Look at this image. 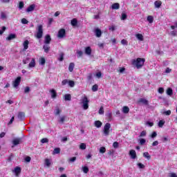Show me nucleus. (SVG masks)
<instances>
[{
	"instance_id": "obj_45",
	"label": "nucleus",
	"mask_w": 177,
	"mask_h": 177,
	"mask_svg": "<svg viewBox=\"0 0 177 177\" xmlns=\"http://www.w3.org/2000/svg\"><path fill=\"white\" fill-rule=\"evenodd\" d=\"M100 153L102 154L106 153V147H102L100 148Z\"/></svg>"
},
{
	"instance_id": "obj_57",
	"label": "nucleus",
	"mask_w": 177,
	"mask_h": 177,
	"mask_svg": "<svg viewBox=\"0 0 177 177\" xmlns=\"http://www.w3.org/2000/svg\"><path fill=\"white\" fill-rule=\"evenodd\" d=\"M146 136V131H142L140 134V138H143Z\"/></svg>"
},
{
	"instance_id": "obj_11",
	"label": "nucleus",
	"mask_w": 177,
	"mask_h": 177,
	"mask_svg": "<svg viewBox=\"0 0 177 177\" xmlns=\"http://www.w3.org/2000/svg\"><path fill=\"white\" fill-rule=\"evenodd\" d=\"M161 5H162V2L160 0H157L154 2V6L156 9H160V8H161Z\"/></svg>"
},
{
	"instance_id": "obj_6",
	"label": "nucleus",
	"mask_w": 177,
	"mask_h": 177,
	"mask_svg": "<svg viewBox=\"0 0 177 177\" xmlns=\"http://www.w3.org/2000/svg\"><path fill=\"white\" fill-rule=\"evenodd\" d=\"M20 82H21V77H18L12 83L13 87L17 88L20 85Z\"/></svg>"
},
{
	"instance_id": "obj_33",
	"label": "nucleus",
	"mask_w": 177,
	"mask_h": 177,
	"mask_svg": "<svg viewBox=\"0 0 177 177\" xmlns=\"http://www.w3.org/2000/svg\"><path fill=\"white\" fill-rule=\"evenodd\" d=\"M82 170L83 171L84 174H88V172H89V168L87 166L82 167Z\"/></svg>"
},
{
	"instance_id": "obj_15",
	"label": "nucleus",
	"mask_w": 177,
	"mask_h": 177,
	"mask_svg": "<svg viewBox=\"0 0 177 177\" xmlns=\"http://www.w3.org/2000/svg\"><path fill=\"white\" fill-rule=\"evenodd\" d=\"M0 19L1 20H6L8 19V15L5 12H0Z\"/></svg>"
},
{
	"instance_id": "obj_49",
	"label": "nucleus",
	"mask_w": 177,
	"mask_h": 177,
	"mask_svg": "<svg viewBox=\"0 0 177 177\" xmlns=\"http://www.w3.org/2000/svg\"><path fill=\"white\" fill-rule=\"evenodd\" d=\"M39 64L44 66L45 64V58L42 57L39 59Z\"/></svg>"
},
{
	"instance_id": "obj_35",
	"label": "nucleus",
	"mask_w": 177,
	"mask_h": 177,
	"mask_svg": "<svg viewBox=\"0 0 177 177\" xmlns=\"http://www.w3.org/2000/svg\"><path fill=\"white\" fill-rule=\"evenodd\" d=\"M164 124H165V121L164 120H160L158 122L159 128H162V127H164Z\"/></svg>"
},
{
	"instance_id": "obj_56",
	"label": "nucleus",
	"mask_w": 177,
	"mask_h": 177,
	"mask_svg": "<svg viewBox=\"0 0 177 177\" xmlns=\"http://www.w3.org/2000/svg\"><path fill=\"white\" fill-rule=\"evenodd\" d=\"M121 44L122 45H128V41H127V39H122Z\"/></svg>"
},
{
	"instance_id": "obj_59",
	"label": "nucleus",
	"mask_w": 177,
	"mask_h": 177,
	"mask_svg": "<svg viewBox=\"0 0 177 177\" xmlns=\"http://www.w3.org/2000/svg\"><path fill=\"white\" fill-rule=\"evenodd\" d=\"M77 160V157H73L69 158L70 162H75V161Z\"/></svg>"
},
{
	"instance_id": "obj_30",
	"label": "nucleus",
	"mask_w": 177,
	"mask_h": 177,
	"mask_svg": "<svg viewBox=\"0 0 177 177\" xmlns=\"http://www.w3.org/2000/svg\"><path fill=\"white\" fill-rule=\"evenodd\" d=\"M122 113H124V114H128L129 113V107H128V106H123V108H122Z\"/></svg>"
},
{
	"instance_id": "obj_58",
	"label": "nucleus",
	"mask_w": 177,
	"mask_h": 177,
	"mask_svg": "<svg viewBox=\"0 0 177 177\" xmlns=\"http://www.w3.org/2000/svg\"><path fill=\"white\" fill-rule=\"evenodd\" d=\"M146 143V140L145 138H141L140 140V145H145Z\"/></svg>"
},
{
	"instance_id": "obj_26",
	"label": "nucleus",
	"mask_w": 177,
	"mask_h": 177,
	"mask_svg": "<svg viewBox=\"0 0 177 177\" xmlns=\"http://www.w3.org/2000/svg\"><path fill=\"white\" fill-rule=\"evenodd\" d=\"M66 115H62L59 117V119L58 120V122L60 123V124H64V121H66Z\"/></svg>"
},
{
	"instance_id": "obj_9",
	"label": "nucleus",
	"mask_w": 177,
	"mask_h": 177,
	"mask_svg": "<svg viewBox=\"0 0 177 177\" xmlns=\"http://www.w3.org/2000/svg\"><path fill=\"white\" fill-rule=\"evenodd\" d=\"M129 154L132 160H135L138 157L136 156V151L133 149L130 150Z\"/></svg>"
},
{
	"instance_id": "obj_39",
	"label": "nucleus",
	"mask_w": 177,
	"mask_h": 177,
	"mask_svg": "<svg viewBox=\"0 0 177 177\" xmlns=\"http://www.w3.org/2000/svg\"><path fill=\"white\" fill-rule=\"evenodd\" d=\"M64 100H68V101L71 100V95H70V94H66V95H64Z\"/></svg>"
},
{
	"instance_id": "obj_63",
	"label": "nucleus",
	"mask_w": 177,
	"mask_h": 177,
	"mask_svg": "<svg viewBox=\"0 0 177 177\" xmlns=\"http://www.w3.org/2000/svg\"><path fill=\"white\" fill-rule=\"evenodd\" d=\"M158 93H161V94L164 93V88L160 87L158 88Z\"/></svg>"
},
{
	"instance_id": "obj_60",
	"label": "nucleus",
	"mask_w": 177,
	"mask_h": 177,
	"mask_svg": "<svg viewBox=\"0 0 177 177\" xmlns=\"http://www.w3.org/2000/svg\"><path fill=\"white\" fill-rule=\"evenodd\" d=\"M171 30H175V28H177V21L174 22V25L171 26Z\"/></svg>"
},
{
	"instance_id": "obj_61",
	"label": "nucleus",
	"mask_w": 177,
	"mask_h": 177,
	"mask_svg": "<svg viewBox=\"0 0 177 177\" xmlns=\"http://www.w3.org/2000/svg\"><path fill=\"white\" fill-rule=\"evenodd\" d=\"M41 142L42 143H48V142H49V140H48V138H43L41 140Z\"/></svg>"
},
{
	"instance_id": "obj_55",
	"label": "nucleus",
	"mask_w": 177,
	"mask_h": 177,
	"mask_svg": "<svg viewBox=\"0 0 177 177\" xmlns=\"http://www.w3.org/2000/svg\"><path fill=\"white\" fill-rule=\"evenodd\" d=\"M22 24H28V21H27V19L24 18L21 19Z\"/></svg>"
},
{
	"instance_id": "obj_23",
	"label": "nucleus",
	"mask_w": 177,
	"mask_h": 177,
	"mask_svg": "<svg viewBox=\"0 0 177 177\" xmlns=\"http://www.w3.org/2000/svg\"><path fill=\"white\" fill-rule=\"evenodd\" d=\"M29 44H30V41H28V40H26L25 41H24V43H23L24 50L28 49Z\"/></svg>"
},
{
	"instance_id": "obj_2",
	"label": "nucleus",
	"mask_w": 177,
	"mask_h": 177,
	"mask_svg": "<svg viewBox=\"0 0 177 177\" xmlns=\"http://www.w3.org/2000/svg\"><path fill=\"white\" fill-rule=\"evenodd\" d=\"M80 104H82V107L84 110H88V109H89V100L86 95L82 97L80 100Z\"/></svg>"
},
{
	"instance_id": "obj_12",
	"label": "nucleus",
	"mask_w": 177,
	"mask_h": 177,
	"mask_svg": "<svg viewBox=\"0 0 177 177\" xmlns=\"http://www.w3.org/2000/svg\"><path fill=\"white\" fill-rule=\"evenodd\" d=\"M52 164V160L48 158H46L44 160V165L47 167V168H49Z\"/></svg>"
},
{
	"instance_id": "obj_40",
	"label": "nucleus",
	"mask_w": 177,
	"mask_h": 177,
	"mask_svg": "<svg viewBox=\"0 0 177 177\" xmlns=\"http://www.w3.org/2000/svg\"><path fill=\"white\" fill-rule=\"evenodd\" d=\"M97 89H99V86H97V84H94L92 87L93 92L97 91Z\"/></svg>"
},
{
	"instance_id": "obj_4",
	"label": "nucleus",
	"mask_w": 177,
	"mask_h": 177,
	"mask_svg": "<svg viewBox=\"0 0 177 177\" xmlns=\"http://www.w3.org/2000/svg\"><path fill=\"white\" fill-rule=\"evenodd\" d=\"M110 128H111V124L110 123H106L103 129L104 136H109L110 135Z\"/></svg>"
},
{
	"instance_id": "obj_62",
	"label": "nucleus",
	"mask_w": 177,
	"mask_h": 177,
	"mask_svg": "<svg viewBox=\"0 0 177 177\" xmlns=\"http://www.w3.org/2000/svg\"><path fill=\"white\" fill-rule=\"evenodd\" d=\"M110 31H115V26L112 25L111 26L109 27Z\"/></svg>"
},
{
	"instance_id": "obj_27",
	"label": "nucleus",
	"mask_w": 177,
	"mask_h": 177,
	"mask_svg": "<svg viewBox=\"0 0 177 177\" xmlns=\"http://www.w3.org/2000/svg\"><path fill=\"white\" fill-rule=\"evenodd\" d=\"M111 9L116 10L120 9V3H115L111 6Z\"/></svg>"
},
{
	"instance_id": "obj_46",
	"label": "nucleus",
	"mask_w": 177,
	"mask_h": 177,
	"mask_svg": "<svg viewBox=\"0 0 177 177\" xmlns=\"http://www.w3.org/2000/svg\"><path fill=\"white\" fill-rule=\"evenodd\" d=\"M54 113L56 115H59L60 114L61 111L59 108H56L55 110L54 111Z\"/></svg>"
},
{
	"instance_id": "obj_42",
	"label": "nucleus",
	"mask_w": 177,
	"mask_h": 177,
	"mask_svg": "<svg viewBox=\"0 0 177 177\" xmlns=\"http://www.w3.org/2000/svg\"><path fill=\"white\" fill-rule=\"evenodd\" d=\"M59 62H63V60H64V54L63 53L59 54Z\"/></svg>"
},
{
	"instance_id": "obj_64",
	"label": "nucleus",
	"mask_w": 177,
	"mask_h": 177,
	"mask_svg": "<svg viewBox=\"0 0 177 177\" xmlns=\"http://www.w3.org/2000/svg\"><path fill=\"white\" fill-rule=\"evenodd\" d=\"M98 46L100 49H103V48H104V43H99Z\"/></svg>"
},
{
	"instance_id": "obj_19",
	"label": "nucleus",
	"mask_w": 177,
	"mask_h": 177,
	"mask_svg": "<svg viewBox=\"0 0 177 177\" xmlns=\"http://www.w3.org/2000/svg\"><path fill=\"white\" fill-rule=\"evenodd\" d=\"M138 103H142V104H145V106H147L149 104V101L145 98H140L138 100Z\"/></svg>"
},
{
	"instance_id": "obj_16",
	"label": "nucleus",
	"mask_w": 177,
	"mask_h": 177,
	"mask_svg": "<svg viewBox=\"0 0 177 177\" xmlns=\"http://www.w3.org/2000/svg\"><path fill=\"white\" fill-rule=\"evenodd\" d=\"M33 67H35V58H32L28 64V68H33Z\"/></svg>"
},
{
	"instance_id": "obj_21",
	"label": "nucleus",
	"mask_w": 177,
	"mask_h": 177,
	"mask_svg": "<svg viewBox=\"0 0 177 177\" xmlns=\"http://www.w3.org/2000/svg\"><path fill=\"white\" fill-rule=\"evenodd\" d=\"M85 53L88 55V56H91L92 55V48L91 47L88 46L85 48Z\"/></svg>"
},
{
	"instance_id": "obj_37",
	"label": "nucleus",
	"mask_w": 177,
	"mask_h": 177,
	"mask_svg": "<svg viewBox=\"0 0 177 177\" xmlns=\"http://www.w3.org/2000/svg\"><path fill=\"white\" fill-rule=\"evenodd\" d=\"M143 156L145 158H147V160H150V158H151V156H150V154H149V152H145L143 153Z\"/></svg>"
},
{
	"instance_id": "obj_43",
	"label": "nucleus",
	"mask_w": 177,
	"mask_h": 177,
	"mask_svg": "<svg viewBox=\"0 0 177 177\" xmlns=\"http://www.w3.org/2000/svg\"><path fill=\"white\" fill-rule=\"evenodd\" d=\"M127 17H128V15H127V14H125L124 12H122L121 20H127Z\"/></svg>"
},
{
	"instance_id": "obj_29",
	"label": "nucleus",
	"mask_w": 177,
	"mask_h": 177,
	"mask_svg": "<svg viewBox=\"0 0 177 177\" xmlns=\"http://www.w3.org/2000/svg\"><path fill=\"white\" fill-rule=\"evenodd\" d=\"M147 21L151 24L154 21V17L151 15H149L147 18Z\"/></svg>"
},
{
	"instance_id": "obj_10",
	"label": "nucleus",
	"mask_w": 177,
	"mask_h": 177,
	"mask_svg": "<svg viewBox=\"0 0 177 177\" xmlns=\"http://www.w3.org/2000/svg\"><path fill=\"white\" fill-rule=\"evenodd\" d=\"M50 41H52V38H50V35H46L44 39V44H46V45H49V44H50Z\"/></svg>"
},
{
	"instance_id": "obj_3",
	"label": "nucleus",
	"mask_w": 177,
	"mask_h": 177,
	"mask_svg": "<svg viewBox=\"0 0 177 177\" xmlns=\"http://www.w3.org/2000/svg\"><path fill=\"white\" fill-rule=\"evenodd\" d=\"M37 39H41L44 36V26L42 25H38L36 28V34L35 35Z\"/></svg>"
},
{
	"instance_id": "obj_48",
	"label": "nucleus",
	"mask_w": 177,
	"mask_h": 177,
	"mask_svg": "<svg viewBox=\"0 0 177 177\" xmlns=\"http://www.w3.org/2000/svg\"><path fill=\"white\" fill-rule=\"evenodd\" d=\"M24 8V2L20 1L19 3V9H23Z\"/></svg>"
},
{
	"instance_id": "obj_38",
	"label": "nucleus",
	"mask_w": 177,
	"mask_h": 177,
	"mask_svg": "<svg viewBox=\"0 0 177 177\" xmlns=\"http://www.w3.org/2000/svg\"><path fill=\"white\" fill-rule=\"evenodd\" d=\"M68 84L71 86V88H74V86H75V82H74V81L73 80H69Z\"/></svg>"
},
{
	"instance_id": "obj_13",
	"label": "nucleus",
	"mask_w": 177,
	"mask_h": 177,
	"mask_svg": "<svg viewBox=\"0 0 177 177\" xmlns=\"http://www.w3.org/2000/svg\"><path fill=\"white\" fill-rule=\"evenodd\" d=\"M35 9V4H32L28 7V8L26 9V12L28 13H30V12H34Z\"/></svg>"
},
{
	"instance_id": "obj_1",
	"label": "nucleus",
	"mask_w": 177,
	"mask_h": 177,
	"mask_svg": "<svg viewBox=\"0 0 177 177\" xmlns=\"http://www.w3.org/2000/svg\"><path fill=\"white\" fill-rule=\"evenodd\" d=\"M145 62H146V59L144 58H137L133 60V64L136 66V68H142L145 65Z\"/></svg>"
},
{
	"instance_id": "obj_17",
	"label": "nucleus",
	"mask_w": 177,
	"mask_h": 177,
	"mask_svg": "<svg viewBox=\"0 0 177 177\" xmlns=\"http://www.w3.org/2000/svg\"><path fill=\"white\" fill-rule=\"evenodd\" d=\"M50 92L51 93L52 99H56V97H57V93H56V91L55 89H51Z\"/></svg>"
},
{
	"instance_id": "obj_28",
	"label": "nucleus",
	"mask_w": 177,
	"mask_h": 177,
	"mask_svg": "<svg viewBox=\"0 0 177 177\" xmlns=\"http://www.w3.org/2000/svg\"><path fill=\"white\" fill-rule=\"evenodd\" d=\"M75 66V64L74 63H73V62L70 63L69 66H68V70L71 73H73Z\"/></svg>"
},
{
	"instance_id": "obj_24",
	"label": "nucleus",
	"mask_w": 177,
	"mask_h": 177,
	"mask_svg": "<svg viewBox=\"0 0 177 177\" xmlns=\"http://www.w3.org/2000/svg\"><path fill=\"white\" fill-rule=\"evenodd\" d=\"M71 24L73 27H77L78 24V21L77 20V19H73L71 20Z\"/></svg>"
},
{
	"instance_id": "obj_36",
	"label": "nucleus",
	"mask_w": 177,
	"mask_h": 177,
	"mask_svg": "<svg viewBox=\"0 0 177 177\" xmlns=\"http://www.w3.org/2000/svg\"><path fill=\"white\" fill-rule=\"evenodd\" d=\"M98 113L100 115H103V114H104V108H103V106H101L98 111Z\"/></svg>"
},
{
	"instance_id": "obj_14",
	"label": "nucleus",
	"mask_w": 177,
	"mask_h": 177,
	"mask_svg": "<svg viewBox=\"0 0 177 177\" xmlns=\"http://www.w3.org/2000/svg\"><path fill=\"white\" fill-rule=\"evenodd\" d=\"M18 119L19 120V121H23V120H24L25 117H26V114L24 112H19L18 113Z\"/></svg>"
},
{
	"instance_id": "obj_31",
	"label": "nucleus",
	"mask_w": 177,
	"mask_h": 177,
	"mask_svg": "<svg viewBox=\"0 0 177 177\" xmlns=\"http://www.w3.org/2000/svg\"><path fill=\"white\" fill-rule=\"evenodd\" d=\"M166 93L169 96H172V95H174V91H172V89L171 88H168L167 89Z\"/></svg>"
},
{
	"instance_id": "obj_51",
	"label": "nucleus",
	"mask_w": 177,
	"mask_h": 177,
	"mask_svg": "<svg viewBox=\"0 0 177 177\" xmlns=\"http://www.w3.org/2000/svg\"><path fill=\"white\" fill-rule=\"evenodd\" d=\"M6 30V27L3 26L1 28V30H0V35H2V34H3V32H5Z\"/></svg>"
},
{
	"instance_id": "obj_47",
	"label": "nucleus",
	"mask_w": 177,
	"mask_h": 177,
	"mask_svg": "<svg viewBox=\"0 0 177 177\" xmlns=\"http://www.w3.org/2000/svg\"><path fill=\"white\" fill-rule=\"evenodd\" d=\"M162 114H164L165 115H171V110L165 111L162 112Z\"/></svg>"
},
{
	"instance_id": "obj_54",
	"label": "nucleus",
	"mask_w": 177,
	"mask_h": 177,
	"mask_svg": "<svg viewBox=\"0 0 177 177\" xmlns=\"http://www.w3.org/2000/svg\"><path fill=\"white\" fill-rule=\"evenodd\" d=\"M138 167L140 169H143V168H145V165L139 162L137 164Z\"/></svg>"
},
{
	"instance_id": "obj_34",
	"label": "nucleus",
	"mask_w": 177,
	"mask_h": 177,
	"mask_svg": "<svg viewBox=\"0 0 177 177\" xmlns=\"http://www.w3.org/2000/svg\"><path fill=\"white\" fill-rule=\"evenodd\" d=\"M76 53L77 55L78 58L82 57V55H84V53L82 52V50H77Z\"/></svg>"
},
{
	"instance_id": "obj_52",
	"label": "nucleus",
	"mask_w": 177,
	"mask_h": 177,
	"mask_svg": "<svg viewBox=\"0 0 177 177\" xmlns=\"http://www.w3.org/2000/svg\"><path fill=\"white\" fill-rule=\"evenodd\" d=\"M106 116L108 118V120H111V118H112L111 112H108L106 114Z\"/></svg>"
},
{
	"instance_id": "obj_44",
	"label": "nucleus",
	"mask_w": 177,
	"mask_h": 177,
	"mask_svg": "<svg viewBox=\"0 0 177 177\" xmlns=\"http://www.w3.org/2000/svg\"><path fill=\"white\" fill-rule=\"evenodd\" d=\"M60 153V148H55L53 151V154H59Z\"/></svg>"
},
{
	"instance_id": "obj_8",
	"label": "nucleus",
	"mask_w": 177,
	"mask_h": 177,
	"mask_svg": "<svg viewBox=\"0 0 177 177\" xmlns=\"http://www.w3.org/2000/svg\"><path fill=\"white\" fill-rule=\"evenodd\" d=\"M12 172H14L16 176H19L21 173V168L20 167H16L14 170H12Z\"/></svg>"
},
{
	"instance_id": "obj_7",
	"label": "nucleus",
	"mask_w": 177,
	"mask_h": 177,
	"mask_svg": "<svg viewBox=\"0 0 177 177\" xmlns=\"http://www.w3.org/2000/svg\"><path fill=\"white\" fill-rule=\"evenodd\" d=\"M12 147H15V146H17V145H20V143H21V138H14L12 140Z\"/></svg>"
},
{
	"instance_id": "obj_20",
	"label": "nucleus",
	"mask_w": 177,
	"mask_h": 177,
	"mask_svg": "<svg viewBox=\"0 0 177 177\" xmlns=\"http://www.w3.org/2000/svg\"><path fill=\"white\" fill-rule=\"evenodd\" d=\"M94 125L96 128H102V125H103V123L100 122V120H96L94 122Z\"/></svg>"
},
{
	"instance_id": "obj_25",
	"label": "nucleus",
	"mask_w": 177,
	"mask_h": 177,
	"mask_svg": "<svg viewBox=\"0 0 177 177\" xmlns=\"http://www.w3.org/2000/svg\"><path fill=\"white\" fill-rule=\"evenodd\" d=\"M136 37L137 38V39H138V41H144L145 39L143 37V35L140 33L136 34Z\"/></svg>"
},
{
	"instance_id": "obj_53",
	"label": "nucleus",
	"mask_w": 177,
	"mask_h": 177,
	"mask_svg": "<svg viewBox=\"0 0 177 177\" xmlns=\"http://www.w3.org/2000/svg\"><path fill=\"white\" fill-rule=\"evenodd\" d=\"M113 146L114 149H118V146H120V145L118 144V142H114Z\"/></svg>"
},
{
	"instance_id": "obj_32",
	"label": "nucleus",
	"mask_w": 177,
	"mask_h": 177,
	"mask_svg": "<svg viewBox=\"0 0 177 177\" xmlns=\"http://www.w3.org/2000/svg\"><path fill=\"white\" fill-rule=\"evenodd\" d=\"M43 49L46 53H48L49 52V49H50V47H49V45L46 44L43 46Z\"/></svg>"
},
{
	"instance_id": "obj_22",
	"label": "nucleus",
	"mask_w": 177,
	"mask_h": 177,
	"mask_svg": "<svg viewBox=\"0 0 177 177\" xmlns=\"http://www.w3.org/2000/svg\"><path fill=\"white\" fill-rule=\"evenodd\" d=\"M95 34L97 38H100V37H102V30H100L99 28H96L95 30Z\"/></svg>"
},
{
	"instance_id": "obj_41",
	"label": "nucleus",
	"mask_w": 177,
	"mask_h": 177,
	"mask_svg": "<svg viewBox=\"0 0 177 177\" xmlns=\"http://www.w3.org/2000/svg\"><path fill=\"white\" fill-rule=\"evenodd\" d=\"M80 149L81 150H85V149H86V144H85V143L80 144Z\"/></svg>"
},
{
	"instance_id": "obj_5",
	"label": "nucleus",
	"mask_w": 177,
	"mask_h": 177,
	"mask_svg": "<svg viewBox=\"0 0 177 177\" xmlns=\"http://www.w3.org/2000/svg\"><path fill=\"white\" fill-rule=\"evenodd\" d=\"M57 37L60 39H62V38H64V37H66V29L64 28L59 29L57 35Z\"/></svg>"
},
{
	"instance_id": "obj_50",
	"label": "nucleus",
	"mask_w": 177,
	"mask_h": 177,
	"mask_svg": "<svg viewBox=\"0 0 177 177\" xmlns=\"http://www.w3.org/2000/svg\"><path fill=\"white\" fill-rule=\"evenodd\" d=\"M69 82V80L66 79V80H64L62 82V85L64 86V85H67V84H68Z\"/></svg>"
},
{
	"instance_id": "obj_18",
	"label": "nucleus",
	"mask_w": 177,
	"mask_h": 177,
	"mask_svg": "<svg viewBox=\"0 0 177 177\" xmlns=\"http://www.w3.org/2000/svg\"><path fill=\"white\" fill-rule=\"evenodd\" d=\"M6 41H12V39H16L15 34H10L8 37L6 38Z\"/></svg>"
}]
</instances>
